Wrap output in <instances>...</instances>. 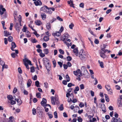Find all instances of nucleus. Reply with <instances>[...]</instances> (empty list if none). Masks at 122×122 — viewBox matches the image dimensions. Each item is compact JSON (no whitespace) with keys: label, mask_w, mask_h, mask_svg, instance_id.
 Returning a JSON list of instances; mask_svg holds the SVG:
<instances>
[{"label":"nucleus","mask_w":122,"mask_h":122,"mask_svg":"<svg viewBox=\"0 0 122 122\" xmlns=\"http://www.w3.org/2000/svg\"><path fill=\"white\" fill-rule=\"evenodd\" d=\"M23 61L24 63V64L26 66V68L28 69H30V68L28 64H29L31 66L32 65L31 61L28 59L27 58H25L23 59Z\"/></svg>","instance_id":"f257e3e1"},{"label":"nucleus","mask_w":122,"mask_h":122,"mask_svg":"<svg viewBox=\"0 0 122 122\" xmlns=\"http://www.w3.org/2000/svg\"><path fill=\"white\" fill-rule=\"evenodd\" d=\"M51 103L53 105H55V101L59 102L58 98L57 95H55V97H51Z\"/></svg>","instance_id":"f03ea898"},{"label":"nucleus","mask_w":122,"mask_h":122,"mask_svg":"<svg viewBox=\"0 0 122 122\" xmlns=\"http://www.w3.org/2000/svg\"><path fill=\"white\" fill-rule=\"evenodd\" d=\"M81 72H83V75L84 76V77L86 78L89 75V74L87 71L84 66H82L81 68Z\"/></svg>","instance_id":"7ed1b4c3"},{"label":"nucleus","mask_w":122,"mask_h":122,"mask_svg":"<svg viewBox=\"0 0 122 122\" xmlns=\"http://www.w3.org/2000/svg\"><path fill=\"white\" fill-rule=\"evenodd\" d=\"M83 50H81L79 54V56L80 58L82 60H85L86 57V54L83 52Z\"/></svg>","instance_id":"20e7f679"},{"label":"nucleus","mask_w":122,"mask_h":122,"mask_svg":"<svg viewBox=\"0 0 122 122\" xmlns=\"http://www.w3.org/2000/svg\"><path fill=\"white\" fill-rule=\"evenodd\" d=\"M55 9L54 7H47L46 13L49 14L51 15L52 13V11H54L55 10Z\"/></svg>","instance_id":"39448f33"},{"label":"nucleus","mask_w":122,"mask_h":122,"mask_svg":"<svg viewBox=\"0 0 122 122\" xmlns=\"http://www.w3.org/2000/svg\"><path fill=\"white\" fill-rule=\"evenodd\" d=\"M73 73L75 75H78L79 77H81L82 75L80 69H78L76 71H74Z\"/></svg>","instance_id":"423d86ee"},{"label":"nucleus","mask_w":122,"mask_h":122,"mask_svg":"<svg viewBox=\"0 0 122 122\" xmlns=\"http://www.w3.org/2000/svg\"><path fill=\"white\" fill-rule=\"evenodd\" d=\"M69 37V36L68 34H64L63 36L61 39L63 41H64L65 40L67 39Z\"/></svg>","instance_id":"0eeeda50"},{"label":"nucleus","mask_w":122,"mask_h":122,"mask_svg":"<svg viewBox=\"0 0 122 122\" xmlns=\"http://www.w3.org/2000/svg\"><path fill=\"white\" fill-rule=\"evenodd\" d=\"M46 100L44 98L42 99V101L41 102V105L43 107H46Z\"/></svg>","instance_id":"6e6552de"},{"label":"nucleus","mask_w":122,"mask_h":122,"mask_svg":"<svg viewBox=\"0 0 122 122\" xmlns=\"http://www.w3.org/2000/svg\"><path fill=\"white\" fill-rule=\"evenodd\" d=\"M44 65L49 73V72L51 70V66L49 62L47 63V64Z\"/></svg>","instance_id":"1a4fd4ad"},{"label":"nucleus","mask_w":122,"mask_h":122,"mask_svg":"<svg viewBox=\"0 0 122 122\" xmlns=\"http://www.w3.org/2000/svg\"><path fill=\"white\" fill-rule=\"evenodd\" d=\"M34 3L36 6L41 5L42 4V3L40 0H38L36 1H35Z\"/></svg>","instance_id":"9d476101"},{"label":"nucleus","mask_w":122,"mask_h":122,"mask_svg":"<svg viewBox=\"0 0 122 122\" xmlns=\"http://www.w3.org/2000/svg\"><path fill=\"white\" fill-rule=\"evenodd\" d=\"M99 54L100 56L103 58H105L107 56L105 55V53L102 51H99Z\"/></svg>","instance_id":"9b49d317"},{"label":"nucleus","mask_w":122,"mask_h":122,"mask_svg":"<svg viewBox=\"0 0 122 122\" xmlns=\"http://www.w3.org/2000/svg\"><path fill=\"white\" fill-rule=\"evenodd\" d=\"M47 7H48L46 5L40 8V10L41 11H43L44 12L46 13Z\"/></svg>","instance_id":"f8f14e48"},{"label":"nucleus","mask_w":122,"mask_h":122,"mask_svg":"<svg viewBox=\"0 0 122 122\" xmlns=\"http://www.w3.org/2000/svg\"><path fill=\"white\" fill-rule=\"evenodd\" d=\"M43 61L44 65H46L48 62H49V60L47 58H44L43 59Z\"/></svg>","instance_id":"ddd939ff"},{"label":"nucleus","mask_w":122,"mask_h":122,"mask_svg":"<svg viewBox=\"0 0 122 122\" xmlns=\"http://www.w3.org/2000/svg\"><path fill=\"white\" fill-rule=\"evenodd\" d=\"M66 97H71V98L73 99L74 96L73 94L72 93L70 94L69 93H67L66 94Z\"/></svg>","instance_id":"4468645a"},{"label":"nucleus","mask_w":122,"mask_h":122,"mask_svg":"<svg viewBox=\"0 0 122 122\" xmlns=\"http://www.w3.org/2000/svg\"><path fill=\"white\" fill-rule=\"evenodd\" d=\"M11 50L12 51H14V49L16 47V45L15 43L14 42H12L11 43Z\"/></svg>","instance_id":"2eb2a0df"},{"label":"nucleus","mask_w":122,"mask_h":122,"mask_svg":"<svg viewBox=\"0 0 122 122\" xmlns=\"http://www.w3.org/2000/svg\"><path fill=\"white\" fill-rule=\"evenodd\" d=\"M11 33L9 32H8L7 30H5L4 31V36L6 37H7L9 35H10Z\"/></svg>","instance_id":"dca6fc26"},{"label":"nucleus","mask_w":122,"mask_h":122,"mask_svg":"<svg viewBox=\"0 0 122 122\" xmlns=\"http://www.w3.org/2000/svg\"><path fill=\"white\" fill-rule=\"evenodd\" d=\"M15 100L17 102L18 104V105L20 106L22 103V101L20 99L19 100L18 99H16L15 98Z\"/></svg>","instance_id":"f3484780"},{"label":"nucleus","mask_w":122,"mask_h":122,"mask_svg":"<svg viewBox=\"0 0 122 122\" xmlns=\"http://www.w3.org/2000/svg\"><path fill=\"white\" fill-rule=\"evenodd\" d=\"M52 35L56 38V36H60L61 35V33L59 32L58 31L56 32V33H53Z\"/></svg>","instance_id":"a211bd4d"},{"label":"nucleus","mask_w":122,"mask_h":122,"mask_svg":"<svg viewBox=\"0 0 122 122\" xmlns=\"http://www.w3.org/2000/svg\"><path fill=\"white\" fill-rule=\"evenodd\" d=\"M46 28L47 30H50L51 29V26L50 23H48L46 25Z\"/></svg>","instance_id":"6ab92c4d"},{"label":"nucleus","mask_w":122,"mask_h":122,"mask_svg":"<svg viewBox=\"0 0 122 122\" xmlns=\"http://www.w3.org/2000/svg\"><path fill=\"white\" fill-rule=\"evenodd\" d=\"M41 16L43 20H44L46 18V15L45 13H42L41 15Z\"/></svg>","instance_id":"aec40b11"},{"label":"nucleus","mask_w":122,"mask_h":122,"mask_svg":"<svg viewBox=\"0 0 122 122\" xmlns=\"http://www.w3.org/2000/svg\"><path fill=\"white\" fill-rule=\"evenodd\" d=\"M32 82L30 79H29L27 83V86L28 87H29L31 86V84Z\"/></svg>","instance_id":"412c9836"},{"label":"nucleus","mask_w":122,"mask_h":122,"mask_svg":"<svg viewBox=\"0 0 122 122\" xmlns=\"http://www.w3.org/2000/svg\"><path fill=\"white\" fill-rule=\"evenodd\" d=\"M35 23L37 25H40L42 24L40 20H37L35 22Z\"/></svg>","instance_id":"4be33fe9"},{"label":"nucleus","mask_w":122,"mask_h":122,"mask_svg":"<svg viewBox=\"0 0 122 122\" xmlns=\"http://www.w3.org/2000/svg\"><path fill=\"white\" fill-rule=\"evenodd\" d=\"M104 95L105 96L106 100L107 102H109V97L106 94H104Z\"/></svg>","instance_id":"5701e85b"},{"label":"nucleus","mask_w":122,"mask_h":122,"mask_svg":"<svg viewBox=\"0 0 122 122\" xmlns=\"http://www.w3.org/2000/svg\"><path fill=\"white\" fill-rule=\"evenodd\" d=\"M7 98L10 101L12 100V99H13V98L12 96L11 95L7 96Z\"/></svg>","instance_id":"b1692460"},{"label":"nucleus","mask_w":122,"mask_h":122,"mask_svg":"<svg viewBox=\"0 0 122 122\" xmlns=\"http://www.w3.org/2000/svg\"><path fill=\"white\" fill-rule=\"evenodd\" d=\"M73 52L75 53V54L76 56L78 55V49L77 48H75L73 50Z\"/></svg>","instance_id":"393cba45"},{"label":"nucleus","mask_w":122,"mask_h":122,"mask_svg":"<svg viewBox=\"0 0 122 122\" xmlns=\"http://www.w3.org/2000/svg\"><path fill=\"white\" fill-rule=\"evenodd\" d=\"M98 62L100 64V66L102 68H103L104 66H103V62L100 61L99 60L98 61Z\"/></svg>","instance_id":"a878e982"},{"label":"nucleus","mask_w":122,"mask_h":122,"mask_svg":"<svg viewBox=\"0 0 122 122\" xmlns=\"http://www.w3.org/2000/svg\"><path fill=\"white\" fill-rule=\"evenodd\" d=\"M27 29L26 25H25L23 26V28L22 29V31L24 32H26V30Z\"/></svg>","instance_id":"bb28decb"},{"label":"nucleus","mask_w":122,"mask_h":122,"mask_svg":"<svg viewBox=\"0 0 122 122\" xmlns=\"http://www.w3.org/2000/svg\"><path fill=\"white\" fill-rule=\"evenodd\" d=\"M8 40L10 42H11L13 40L12 37L11 36H9L8 38Z\"/></svg>","instance_id":"cd10ccee"},{"label":"nucleus","mask_w":122,"mask_h":122,"mask_svg":"<svg viewBox=\"0 0 122 122\" xmlns=\"http://www.w3.org/2000/svg\"><path fill=\"white\" fill-rule=\"evenodd\" d=\"M105 88L108 92H109V91L111 89L110 86L109 85H107V86H105Z\"/></svg>","instance_id":"c85d7f7f"},{"label":"nucleus","mask_w":122,"mask_h":122,"mask_svg":"<svg viewBox=\"0 0 122 122\" xmlns=\"http://www.w3.org/2000/svg\"><path fill=\"white\" fill-rule=\"evenodd\" d=\"M49 37L47 36H45L43 38V40L45 41H47L49 40Z\"/></svg>","instance_id":"c756f323"},{"label":"nucleus","mask_w":122,"mask_h":122,"mask_svg":"<svg viewBox=\"0 0 122 122\" xmlns=\"http://www.w3.org/2000/svg\"><path fill=\"white\" fill-rule=\"evenodd\" d=\"M47 114L49 117V118L51 119L52 118L53 115L51 112H49L47 113Z\"/></svg>","instance_id":"7c9ffc66"},{"label":"nucleus","mask_w":122,"mask_h":122,"mask_svg":"<svg viewBox=\"0 0 122 122\" xmlns=\"http://www.w3.org/2000/svg\"><path fill=\"white\" fill-rule=\"evenodd\" d=\"M21 16L20 15L19 17L18 21L19 22L20 25V26H21Z\"/></svg>","instance_id":"2f4dec72"},{"label":"nucleus","mask_w":122,"mask_h":122,"mask_svg":"<svg viewBox=\"0 0 122 122\" xmlns=\"http://www.w3.org/2000/svg\"><path fill=\"white\" fill-rule=\"evenodd\" d=\"M36 86L37 87H40L39 83L38 81H36L35 82Z\"/></svg>","instance_id":"473e14b6"},{"label":"nucleus","mask_w":122,"mask_h":122,"mask_svg":"<svg viewBox=\"0 0 122 122\" xmlns=\"http://www.w3.org/2000/svg\"><path fill=\"white\" fill-rule=\"evenodd\" d=\"M117 119H116L114 117L112 118V119L111 121L112 122H117Z\"/></svg>","instance_id":"72a5a7b5"},{"label":"nucleus","mask_w":122,"mask_h":122,"mask_svg":"<svg viewBox=\"0 0 122 122\" xmlns=\"http://www.w3.org/2000/svg\"><path fill=\"white\" fill-rule=\"evenodd\" d=\"M43 51H44L45 53L46 54H47L49 53L48 50L47 49H44L43 50Z\"/></svg>","instance_id":"f704fd0d"},{"label":"nucleus","mask_w":122,"mask_h":122,"mask_svg":"<svg viewBox=\"0 0 122 122\" xmlns=\"http://www.w3.org/2000/svg\"><path fill=\"white\" fill-rule=\"evenodd\" d=\"M0 9H1L3 11H5L6 10L5 9L3 8V6L2 5H0Z\"/></svg>","instance_id":"c9c22d12"},{"label":"nucleus","mask_w":122,"mask_h":122,"mask_svg":"<svg viewBox=\"0 0 122 122\" xmlns=\"http://www.w3.org/2000/svg\"><path fill=\"white\" fill-rule=\"evenodd\" d=\"M101 50H100V51H102L104 50V49H105L106 48V46L104 44H103V46H102L101 47Z\"/></svg>","instance_id":"e433bc0d"},{"label":"nucleus","mask_w":122,"mask_h":122,"mask_svg":"<svg viewBox=\"0 0 122 122\" xmlns=\"http://www.w3.org/2000/svg\"><path fill=\"white\" fill-rule=\"evenodd\" d=\"M74 26V24L72 23H71L70 25H69V28L71 29H73V27Z\"/></svg>","instance_id":"4c0bfd02"},{"label":"nucleus","mask_w":122,"mask_h":122,"mask_svg":"<svg viewBox=\"0 0 122 122\" xmlns=\"http://www.w3.org/2000/svg\"><path fill=\"white\" fill-rule=\"evenodd\" d=\"M9 122H12L13 120L14 119V117H13L11 116L9 118Z\"/></svg>","instance_id":"58836bf2"},{"label":"nucleus","mask_w":122,"mask_h":122,"mask_svg":"<svg viewBox=\"0 0 122 122\" xmlns=\"http://www.w3.org/2000/svg\"><path fill=\"white\" fill-rule=\"evenodd\" d=\"M19 24L18 23H16L15 25V27L16 28V30H17V28L20 27L19 26Z\"/></svg>","instance_id":"ea45409f"},{"label":"nucleus","mask_w":122,"mask_h":122,"mask_svg":"<svg viewBox=\"0 0 122 122\" xmlns=\"http://www.w3.org/2000/svg\"><path fill=\"white\" fill-rule=\"evenodd\" d=\"M36 96L37 98H41V94L39 92H37L36 93Z\"/></svg>","instance_id":"a19ab883"},{"label":"nucleus","mask_w":122,"mask_h":122,"mask_svg":"<svg viewBox=\"0 0 122 122\" xmlns=\"http://www.w3.org/2000/svg\"><path fill=\"white\" fill-rule=\"evenodd\" d=\"M66 59L68 61H70L71 60L72 58L71 56H68L67 57Z\"/></svg>","instance_id":"79ce46f5"},{"label":"nucleus","mask_w":122,"mask_h":122,"mask_svg":"<svg viewBox=\"0 0 122 122\" xmlns=\"http://www.w3.org/2000/svg\"><path fill=\"white\" fill-rule=\"evenodd\" d=\"M52 63L53 65V67H55L56 66V62L55 60H54L52 61Z\"/></svg>","instance_id":"37998d69"},{"label":"nucleus","mask_w":122,"mask_h":122,"mask_svg":"<svg viewBox=\"0 0 122 122\" xmlns=\"http://www.w3.org/2000/svg\"><path fill=\"white\" fill-rule=\"evenodd\" d=\"M54 117L56 118H57L58 117L57 112L56 111L54 113Z\"/></svg>","instance_id":"c03bdc74"},{"label":"nucleus","mask_w":122,"mask_h":122,"mask_svg":"<svg viewBox=\"0 0 122 122\" xmlns=\"http://www.w3.org/2000/svg\"><path fill=\"white\" fill-rule=\"evenodd\" d=\"M59 51L61 54L62 55H63L64 54V51L63 50L61 49H60L59 50Z\"/></svg>","instance_id":"a18cd8bd"},{"label":"nucleus","mask_w":122,"mask_h":122,"mask_svg":"<svg viewBox=\"0 0 122 122\" xmlns=\"http://www.w3.org/2000/svg\"><path fill=\"white\" fill-rule=\"evenodd\" d=\"M32 113L34 115H35L36 114V110L34 108H33L32 109Z\"/></svg>","instance_id":"49530a36"},{"label":"nucleus","mask_w":122,"mask_h":122,"mask_svg":"<svg viewBox=\"0 0 122 122\" xmlns=\"http://www.w3.org/2000/svg\"><path fill=\"white\" fill-rule=\"evenodd\" d=\"M23 92L24 95H27L28 94V92L26 91L25 89L24 90Z\"/></svg>","instance_id":"de8ad7c7"},{"label":"nucleus","mask_w":122,"mask_h":122,"mask_svg":"<svg viewBox=\"0 0 122 122\" xmlns=\"http://www.w3.org/2000/svg\"><path fill=\"white\" fill-rule=\"evenodd\" d=\"M66 78L67 80V81L68 82L70 81V78L69 76H68V74H67L66 75Z\"/></svg>","instance_id":"09e8293b"},{"label":"nucleus","mask_w":122,"mask_h":122,"mask_svg":"<svg viewBox=\"0 0 122 122\" xmlns=\"http://www.w3.org/2000/svg\"><path fill=\"white\" fill-rule=\"evenodd\" d=\"M5 64V62L1 60L0 61V64L2 66H4L3 65H4Z\"/></svg>","instance_id":"8fccbe9b"},{"label":"nucleus","mask_w":122,"mask_h":122,"mask_svg":"<svg viewBox=\"0 0 122 122\" xmlns=\"http://www.w3.org/2000/svg\"><path fill=\"white\" fill-rule=\"evenodd\" d=\"M84 4L83 3H81L79 5V6L80 7L82 8H83L84 7Z\"/></svg>","instance_id":"3c124183"},{"label":"nucleus","mask_w":122,"mask_h":122,"mask_svg":"<svg viewBox=\"0 0 122 122\" xmlns=\"http://www.w3.org/2000/svg\"><path fill=\"white\" fill-rule=\"evenodd\" d=\"M80 89L81 90L84 89V85L83 84H82L80 85Z\"/></svg>","instance_id":"603ef678"},{"label":"nucleus","mask_w":122,"mask_h":122,"mask_svg":"<svg viewBox=\"0 0 122 122\" xmlns=\"http://www.w3.org/2000/svg\"><path fill=\"white\" fill-rule=\"evenodd\" d=\"M10 104L11 105H13L16 103V102L15 101L11 100L10 101Z\"/></svg>","instance_id":"864d4df0"},{"label":"nucleus","mask_w":122,"mask_h":122,"mask_svg":"<svg viewBox=\"0 0 122 122\" xmlns=\"http://www.w3.org/2000/svg\"><path fill=\"white\" fill-rule=\"evenodd\" d=\"M59 109L61 111H62L63 110V105L61 104L59 108Z\"/></svg>","instance_id":"5fc2aeb1"},{"label":"nucleus","mask_w":122,"mask_h":122,"mask_svg":"<svg viewBox=\"0 0 122 122\" xmlns=\"http://www.w3.org/2000/svg\"><path fill=\"white\" fill-rule=\"evenodd\" d=\"M82 119L81 117H78L77 121L79 122H82Z\"/></svg>","instance_id":"6e6d98bb"},{"label":"nucleus","mask_w":122,"mask_h":122,"mask_svg":"<svg viewBox=\"0 0 122 122\" xmlns=\"http://www.w3.org/2000/svg\"><path fill=\"white\" fill-rule=\"evenodd\" d=\"M30 32L29 31H27L26 33V35L27 37H30V36L29 35Z\"/></svg>","instance_id":"4d7b16f0"},{"label":"nucleus","mask_w":122,"mask_h":122,"mask_svg":"<svg viewBox=\"0 0 122 122\" xmlns=\"http://www.w3.org/2000/svg\"><path fill=\"white\" fill-rule=\"evenodd\" d=\"M31 40L32 42L33 43H36L37 42V41L35 38L32 39Z\"/></svg>","instance_id":"13d9d810"},{"label":"nucleus","mask_w":122,"mask_h":122,"mask_svg":"<svg viewBox=\"0 0 122 122\" xmlns=\"http://www.w3.org/2000/svg\"><path fill=\"white\" fill-rule=\"evenodd\" d=\"M30 69V71L32 72H33L35 71V69L34 67H31Z\"/></svg>","instance_id":"bf43d9fd"},{"label":"nucleus","mask_w":122,"mask_h":122,"mask_svg":"<svg viewBox=\"0 0 122 122\" xmlns=\"http://www.w3.org/2000/svg\"><path fill=\"white\" fill-rule=\"evenodd\" d=\"M79 106L81 108L82 107H84V105L83 103L81 102V103L79 105Z\"/></svg>","instance_id":"052dcab7"},{"label":"nucleus","mask_w":122,"mask_h":122,"mask_svg":"<svg viewBox=\"0 0 122 122\" xmlns=\"http://www.w3.org/2000/svg\"><path fill=\"white\" fill-rule=\"evenodd\" d=\"M74 84H72L71 83H70L68 84L67 85V86L68 87H70L72 86H74Z\"/></svg>","instance_id":"680f3d73"},{"label":"nucleus","mask_w":122,"mask_h":122,"mask_svg":"<svg viewBox=\"0 0 122 122\" xmlns=\"http://www.w3.org/2000/svg\"><path fill=\"white\" fill-rule=\"evenodd\" d=\"M58 63L60 67H62V63L60 61L58 62Z\"/></svg>","instance_id":"e2e57ef3"},{"label":"nucleus","mask_w":122,"mask_h":122,"mask_svg":"<svg viewBox=\"0 0 122 122\" xmlns=\"http://www.w3.org/2000/svg\"><path fill=\"white\" fill-rule=\"evenodd\" d=\"M94 43L96 44H98L99 43V41L98 39H95L94 41Z\"/></svg>","instance_id":"0e129e2a"},{"label":"nucleus","mask_w":122,"mask_h":122,"mask_svg":"<svg viewBox=\"0 0 122 122\" xmlns=\"http://www.w3.org/2000/svg\"><path fill=\"white\" fill-rule=\"evenodd\" d=\"M44 86L46 88H47L48 87V83L47 82H45L44 83Z\"/></svg>","instance_id":"69168bd1"},{"label":"nucleus","mask_w":122,"mask_h":122,"mask_svg":"<svg viewBox=\"0 0 122 122\" xmlns=\"http://www.w3.org/2000/svg\"><path fill=\"white\" fill-rule=\"evenodd\" d=\"M63 66L64 67V68L65 69H67L68 67L67 65L65 64H63Z\"/></svg>","instance_id":"338daca9"},{"label":"nucleus","mask_w":122,"mask_h":122,"mask_svg":"<svg viewBox=\"0 0 122 122\" xmlns=\"http://www.w3.org/2000/svg\"><path fill=\"white\" fill-rule=\"evenodd\" d=\"M0 122H5L4 119L2 117L0 118Z\"/></svg>","instance_id":"774afa93"}]
</instances>
